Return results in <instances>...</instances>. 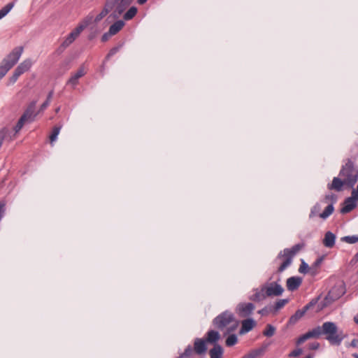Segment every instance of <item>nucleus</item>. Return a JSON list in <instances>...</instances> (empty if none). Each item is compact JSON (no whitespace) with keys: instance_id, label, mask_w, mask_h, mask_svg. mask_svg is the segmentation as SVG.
Masks as SVG:
<instances>
[{"instance_id":"obj_1","label":"nucleus","mask_w":358,"mask_h":358,"mask_svg":"<svg viewBox=\"0 0 358 358\" xmlns=\"http://www.w3.org/2000/svg\"><path fill=\"white\" fill-rule=\"evenodd\" d=\"M254 294L249 299L251 301L259 302L266 297L279 296L284 292L283 287L278 281L266 282L260 288L253 289Z\"/></svg>"},{"instance_id":"obj_2","label":"nucleus","mask_w":358,"mask_h":358,"mask_svg":"<svg viewBox=\"0 0 358 358\" xmlns=\"http://www.w3.org/2000/svg\"><path fill=\"white\" fill-rule=\"evenodd\" d=\"M213 324L215 327L221 331L226 329L224 332V335L226 336L236 330L239 325V322L231 312L226 310L215 317L213 320Z\"/></svg>"},{"instance_id":"obj_3","label":"nucleus","mask_w":358,"mask_h":358,"mask_svg":"<svg viewBox=\"0 0 358 358\" xmlns=\"http://www.w3.org/2000/svg\"><path fill=\"white\" fill-rule=\"evenodd\" d=\"M322 335L331 344L339 345L345 336L340 331L336 324L333 322H325L321 326Z\"/></svg>"},{"instance_id":"obj_4","label":"nucleus","mask_w":358,"mask_h":358,"mask_svg":"<svg viewBox=\"0 0 358 358\" xmlns=\"http://www.w3.org/2000/svg\"><path fill=\"white\" fill-rule=\"evenodd\" d=\"M304 246L303 244H296L291 248H285L280 251L277 256V259H282V262L278 268V272L281 273L289 266L292 262L294 257Z\"/></svg>"},{"instance_id":"obj_5","label":"nucleus","mask_w":358,"mask_h":358,"mask_svg":"<svg viewBox=\"0 0 358 358\" xmlns=\"http://www.w3.org/2000/svg\"><path fill=\"white\" fill-rule=\"evenodd\" d=\"M339 176L345 180V185L353 187L358 180V172L354 168V163L348 159L340 171Z\"/></svg>"},{"instance_id":"obj_6","label":"nucleus","mask_w":358,"mask_h":358,"mask_svg":"<svg viewBox=\"0 0 358 358\" xmlns=\"http://www.w3.org/2000/svg\"><path fill=\"white\" fill-rule=\"evenodd\" d=\"M134 0H107L108 7L112 10V15L115 18L119 17L130 6Z\"/></svg>"},{"instance_id":"obj_7","label":"nucleus","mask_w":358,"mask_h":358,"mask_svg":"<svg viewBox=\"0 0 358 358\" xmlns=\"http://www.w3.org/2000/svg\"><path fill=\"white\" fill-rule=\"evenodd\" d=\"M23 47L18 46L15 48L11 52H10L6 57H5L1 63L3 64L6 66H8V69H12L20 59L22 52H23Z\"/></svg>"},{"instance_id":"obj_8","label":"nucleus","mask_w":358,"mask_h":358,"mask_svg":"<svg viewBox=\"0 0 358 358\" xmlns=\"http://www.w3.org/2000/svg\"><path fill=\"white\" fill-rule=\"evenodd\" d=\"M87 24H80L76 29H74L65 38L61 45L63 49L69 47L80 34V33L87 27Z\"/></svg>"},{"instance_id":"obj_9","label":"nucleus","mask_w":358,"mask_h":358,"mask_svg":"<svg viewBox=\"0 0 358 358\" xmlns=\"http://www.w3.org/2000/svg\"><path fill=\"white\" fill-rule=\"evenodd\" d=\"M37 101H32L29 103L24 113L21 116L27 122H33L38 113L36 112Z\"/></svg>"},{"instance_id":"obj_10","label":"nucleus","mask_w":358,"mask_h":358,"mask_svg":"<svg viewBox=\"0 0 358 358\" xmlns=\"http://www.w3.org/2000/svg\"><path fill=\"white\" fill-rule=\"evenodd\" d=\"M322 335L321 327L318 326L301 336L296 341V345H301L306 340L312 338H319Z\"/></svg>"},{"instance_id":"obj_11","label":"nucleus","mask_w":358,"mask_h":358,"mask_svg":"<svg viewBox=\"0 0 358 358\" xmlns=\"http://www.w3.org/2000/svg\"><path fill=\"white\" fill-rule=\"evenodd\" d=\"M86 73L87 71L84 65H81L78 71L75 73L72 74L67 81V85H70L73 88H75L78 83L79 78L84 76Z\"/></svg>"},{"instance_id":"obj_12","label":"nucleus","mask_w":358,"mask_h":358,"mask_svg":"<svg viewBox=\"0 0 358 358\" xmlns=\"http://www.w3.org/2000/svg\"><path fill=\"white\" fill-rule=\"evenodd\" d=\"M255 308L254 304L252 303H240L237 307V313L241 317H245L252 313Z\"/></svg>"},{"instance_id":"obj_13","label":"nucleus","mask_w":358,"mask_h":358,"mask_svg":"<svg viewBox=\"0 0 358 358\" xmlns=\"http://www.w3.org/2000/svg\"><path fill=\"white\" fill-rule=\"evenodd\" d=\"M206 341L204 339L196 338L194 343L193 350L197 355H203L206 353L207 350Z\"/></svg>"},{"instance_id":"obj_14","label":"nucleus","mask_w":358,"mask_h":358,"mask_svg":"<svg viewBox=\"0 0 358 358\" xmlns=\"http://www.w3.org/2000/svg\"><path fill=\"white\" fill-rule=\"evenodd\" d=\"M302 282V280L299 277H290L287 278L286 282L287 288L289 291L297 289Z\"/></svg>"},{"instance_id":"obj_15","label":"nucleus","mask_w":358,"mask_h":358,"mask_svg":"<svg viewBox=\"0 0 358 358\" xmlns=\"http://www.w3.org/2000/svg\"><path fill=\"white\" fill-rule=\"evenodd\" d=\"M357 206L356 200L352 196L348 197L344 201L343 206L341 210V212L343 214L348 213L355 208Z\"/></svg>"},{"instance_id":"obj_16","label":"nucleus","mask_w":358,"mask_h":358,"mask_svg":"<svg viewBox=\"0 0 358 358\" xmlns=\"http://www.w3.org/2000/svg\"><path fill=\"white\" fill-rule=\"evenodd\" d=\"M255 324V322L251 318L243 320L240 334H244L249 332L254 328Z\"/></svg>"},{"instance_id":"obj_17","label":"nucleus","mask_w":358,"mask_h":358,"mask_svg":"<svg viewBox=\"0 0 358 358\" xmlns=\"http://www.w3.org/2000/svg\"><path fill=\"white\" fill-rule=\"evenodd\" d=\"M335 241H336L335 234L331 231H327L324 235V238L323 239L322 243L325 247L331 248L335 245Z\"/></svg>"},{"instance_id":"obj_18","label":"nucleus","mask_w":358,"mask_h":358,"mask_svg":"<svg viewBox=\"0 0 358 358\" xmlns=\"http://www.w3.org/2000/svg\"><path fill=\"white\" fill-rule=\"evenodd\" d=\"M343 185H345V180H341L339 178H334L332 182L328 185L329 189H334L337 192L342 190Z\"/></svg>"},{"instance_id":"obj_19","label":"nucleus","mask_w":358,"mask_h":358,"mask_svg":"<svg viewBox=\"0 0 358 358\" xmlns=\"http://www.w3.org/2000/svg\"><path fill=\"white\" fill-rule=\"evenodd\" d=\"M32 62L31 59H27L24 60L22 63H20L15 70L20 74H23L24 73L28 71L31 67Z\"/></svg>"},{"instance_id":"obj_20","label":"nucleus","mask_w":358,"mask_h":358,"mask_svg":"<svg viewBox=\"0 0 358 358\" xmlns=\"http://www.w3.org/2000/svg\"><path fill=\"white\" fill-rule=\"evenodd\" d=\"M124 24L123 20H120L116 21L109 27V34H112L113 36L117 34L123 28Z\"/></svg>"},{"instance_id":"obj_21","label":"nucleus","mask_w":358,"mask_h":358,"mask_svg":"<svg viewBox=\"0 0 358 358\" xmlns=\"http://www.w3.org/2000/svg\"><path fill=\"white\" fill-rule=\"evenodd\" d=\"M220 338V335L218 331L215 330H210L207 332V337L206 341L210 343H216Z\"/></svg>"},{"instance_id":"obj_22","label":"nucleus","mask_w":358,"mask_h":358,"mask_svg":"<svg viewBox=\"0 0 358 358\" xmlns=\"http://www.w3.org/2000/svg\"><path fill=\"white\" fill-rule=\"evenodd\" d=\"M308 310V306H305L302 310H298L295 313L289 318L290 323H295L300 318H301L306 311Z\"/></svg>"},{"instance_id":"obj_23","label":"nucleus","mask_w":358,"mask_h":358,"mask_svg":"<svg viewBox=\"0 0 358 358\" xmlns=\"http://www.w3.org/2000/svg\"><path fill=\"white\" fill-rule=\"evenodd\" d=\"M211 358H222L223 354L222 348L217 344H215L214 347L209 352Z\"/></svg>"},{"instance_id":"obj_24","label":"nucleus","mask_w":358,"mask_h":358,"mask_svg":"<svg viewBox=\"0 0 358 358\" xmlns=\"http://www.w3.org/2000/svg\"><path fill=\"white\" fill-rule=\"evenodd\" d=\"M138 9L135 6H131L129 10L124 14L123 19L124 20H130L135 17L137 14Z\"/></svg>"},{"instance_id":"obj_25","label":"nucleus","mask_w":358,"mask_h":358,"mask_svg":"<svg viewBox=\"0 0 358 358\" xmlns=\"http://www.w3.org/2000/svg\"><path fill=\"white\" fill-rule=\"evenodd\" d=\"M334 210V208L332 203L328 205L324 210L319 214L320 217L323 220H326L329 215H331Z\"/></svg>"},{"instance_id":"obj_26","label":"nucleus","mask_w":358,"mask_h":358,"mask_svg":"<svg viewBox=\"0 0 358 358\" xmlns=\"http://www.w3.org/2000/svg\"><path fill=\"white\" fill-rule=\"evenodd\" d=\"M62 125L55 126L52 129V133L50 134L49 138L50 141V143H53L57 138V136L59 135L60 130L62 129Z\"/></svg>"},{"instance_id":"obj_27","label":"nucleus","mask_w":358,"mask_h":358,"mask_svg":"<svg viewBox=\"0 0 358 358\" xmlns=\"http://www.w3.org/2000/svg\"><path fill=\"white\" fill-rule=\"evenodd\" d=\"M238 343L237 336L234 334H229V336L227 338L225 343L227 347H232Z\"/></svg>"},{"instance_id":"obj_28","label":"nucleus","mask_w":358,"mask_h":358,"mask_svg":"<svg viewBox=\"0 0 358 358\" xmlns=\"http://www.w3.org/2000/svg\"><path fill=\"white\" fill-rule=\"evenodd\" d=\"M14 3L10 2L6 4L4 7H3L0 10V20L2 19L3 17H5L13 8Z\"/></svg>"},{"instance_id":"obj_29","label":"nucleus","mask_w":358,"mask_h":358,"mask_svg":"<svg viewBox=\"0 0 358 358\" xmlns=\"http://www.w3.org/2000/svg\"><path fill=\"white\" fill-rule=\"evenodd\" d=\"M112 12L110 8L108 7V3L106 2L103 9L101 12L96 17L95 21H100L102 18H103L108 13Z\"/></svg>"},{"instance_id":"obj_30","label":"nucleus","mask_w":358,"mask_h":358,"mask_svg":"<svg viewBox=\"0 0 358 358\" xmlns=\"http://www.w3.org/2000/svg\"><path fill=\"white\" fill-rule=\"evenodd\" d=\"M288 303V299H279L275 303L273 307L274 312L278 311Z\"/></svg>"},{"instance_id":"obj_31","label":"nucleus","mask_w":358,"mask_h":358,"mask_svg":"<svg viewBox=\"0 0 358 358\" xmlns=\"http://www.w3.org/2000/svg\"><path fill=\"white\" fill-rule=\"evenodd\" d=\"M194 352L192 347L191 345H188L185 350V352L178 358H190Z\"/></svg>"},{"instance_id":"obj_32","label":"nucleus","mask_w":358,"mask_h":358,"mask_svg":"<svg viewBox=\"0 0 358 358\" xmlns=\"http://www.w3.org/2000/svg\"><path fill=\"white\" fill-rule=\"evenodd\" d=\"M275 329L271 324H267L266 329L263 331V334L265 336L271 337L274 335Z\"/></svg>"},{"instance_id":"obj_33","label":"nucleus","mask_w":358,"mask_h":358,"mask_svg":"<svg viewBox=\"0 0 358 358\" xmlns=\"http://www.w3.org/2000/svg\"><path fill=\"white\" fill-rule=\"evenodd\" d=\"M320 210H321V206L320 203H317L311 208L310 213L309 214V217L313 218V217H315V215L319 214Z\"/></svg>"},{"instance_id":"obj_34","label":"nucleus","mask_w":358,"mask_h":358,"mask_svg":"<svg viewBox=\"0 0 358 358\" xmlns=\"http://www.w3.org/2000/svg\"><path fill=\"white\" fill-rule=\"evenodd\" d=\"M341 241L350 244H353L358 242V236H344L341 238Z\"/></svg>"},{"instance_id":"obj_35","label":"nucleus","mask_w":358,"mask_h":358,"mask_svg":"<svg viewBox=\"0 0 358 358\" xmlns=\"http://www.w3.org/2000/svg\"><path fill=\"white\" fill-rule=\"evenodd\" d=\"M70 69V64L69 61H64L59 65V73L60 74H64L66 71H67Z\"/></svg>"},{"instance_id":"obj_36","label":"nucleus","mask_w":358,"mask_h":358,"mask_svg":"<svg viewBox=\"0 0 358 358\" xmlns=\"http://www.w3.org/2000/svg\"><path fill=\"white\" fill-rule=\"evenodd\" d=\"M322 260H323V258L320 257V258L317 259L316 261L314 262V264L312 265V266L310 267V270L313 271H312L313 275H315L317 273L316 270L322 264Z\"/></svg>"},{"instance_id":"obj_37","label":"nucleus","mask_w":358,"mask_h":358,"mask_svg":"<svg viewBox=\"0 0 358 358\" xmlns=\"http://www.w3.org/2000/svg\"><path fill=\"white\" fill-rule=\"evenodd\" d=\"M122 46V45L120 44V45L115 46V47L113 48L112 49H110V50L109 51V52L108 53V55L106 57V59H109L112 56L115 55L120 50Z\"/></svg>"},{"instance_id":"obj_38","label":"nucleus","mask_w":358,"mask_h":358,"mask_svg":"<svg viewBox=\"0 0 358 358\" xmlns=\"http://www.w3.org/2000/svg\"><path fill=\"white\" fill-rule=\"evenodd\" d=\"M21 75L15 69L13 75L9 78L8 85H13Z\"/></svg>"},{"instance_id":"obj_39","label":"nucleus","mask_w":358,"mask_h":358,"mask_svg":"<svg viewBox=\"0 0 358 358\" xmlns=\"http://www.w3.org/2000/svg\"><path fill=\"white\" fill-rule=\"evenodd\" d=\"M25 122H27V121L20 117L14 128L16 133H17L23 127Z\"/></svg>"},{"instance_id":"obj_40","label":"nucleus","mask_w":358,"mask_h":358,"mask_svg":"<svg viewBox=\"0 0 358 358\" xmlns=\"http://www.w3.org/2000/svg\"><path fill=\"white\" fill-rule=\"evenodd\" d=\"M10 69L6 66L3 64H0V80L6 75Z\"/></svg>"},{"instance_id":"obj_41","label":"nucleus","mask_w":358,"mask_h":358,"mask_svg":"<svg viewBox=\"0 0 358 358\" xmlns=\"http://www.w3.org/2000/svg\"><path fill=\"white\" fill-rule=\"evenodd\" d=\"M260 352L261 351L259 350H253L244 355L242 358H257L259 355Z\"/></svg>"},{"instance_id":"obj_42","label":"nucleus","mask_w":358,"mask_h":358,"mask_svg":"<svg viewBox=\"0 0 358 358\" xmlns=\"http://www.w3.org/2000/svg\"><path fill=\"white\" fill-rule=\"evenodd\" d=\"M308 270H310V268H309L308 265L305 262L302 261L299 271L301 273H306Z\"/></svg>"},{"instance_id":"obj_43","label":"nucleus","mask_w":358,"mask_h":358,"mask_svg":"<svg viewBox=\"0 0 358 358\" xmlns=\"http://www.w3.org/2000/svg\"><path fill=\"white\" fill-rule=\"evenodd\" d=\"M302 353V350L301 348H297L293 351H292L289 354V357H299Z\"/></svg>"},{"instance_id":"obj_44","label":"nucleus","mask_w":358,"mask_h":358,"mask_svg":"<svg viewBox=\"0 0 358 358\" xmlns=\"http://www.w3.org/2000/svg\"><path fill=\"white\" fill-rule=\"evenodd\" d=\"M112 36V34H109V31H108L107 32L104 33L101 36V41H107L109 39V38H110Z\"/></svg>"},{"instance_id":"obj_45","label":"nucleus","mask_w":358,"mask_h":358,"mask_svg":"<svg viewBox=\"0 0 358 358\" xmlns=\"http://www.w3.org/2000/svg\"><path fill=\"white\" fill-rule=\"evenodd\" d=\"M49 105H50V102H48V101H45L44 103H43L41 104L38 113L43 112L44 110H45L47 108V107Z\"/></svg>"},{"instance_id":"obj_46","label":"nucleus","mask_w":358,"mask_h":358,"mask_svg":"<svg viewBox=\"0 0 358 358\" xmlns=\"http://www.w3.org/2000/svg\"><path fill=\"white\" fill-rule=\"evenodd\" d=\"M351 196L356 201H358V185L356 189H352Z\"/></svg>"},{"instance_id":"obj_47","label":"nucleus","mask_w":358,"mask_h":358,"mask_svg":"<svg viewBox=\"0 0 358 358\" xmlns=\"http://www.w3.org/2000/svg\"><path fill=\"white\" fill-rule=\"evenodd\" d=\"M320 347V343L317 342H313L309 345V348L310 350H317Z\"/></svg>"},{"instance_id":"obj_48","label":"nucleus","mask_w":358,"mask_h":358,"mask_svg":"<svg viewBox=\"0 0 358 358\" xmlns=\"http://www.w3.org/2000/svg\"><path fill=\"white\" fill-rule=\"evenodd\" d=\"M350 346L355 348H358V339H353L351 341Z\"/></svg>"},{"instance_id":"obj_49","label":"nucleus","mask_w":358,"mask_h":358,"mask_svg":"<svg viewBox=\"0 0 358 358\" xmlns=\"http://www.w3.org/2000/svg\"><path fill=\"white\" fill-rule=\"evenodd\" d=\"M358 262V252L355 254V255L352 259L350 264H355Z\"/></svg>"},{"instance_id":"obj_50","label":"nucleus","mask_w":358,"mask_h":358,"mask_svg":"<svg viewBox=\"0 0 358 358\" xmlns=\"http://www.w3.org/2000/svg\"><path fill=\"white\" fill-rule=\"evenodd\" d=\"M53 94H54L53 90H51V91L48 93V96H47V99H46V101H48V102H50V103L51 99H52V96H53Z\"/></svg>"},{"instance_id":"obj_51","label":"nucleus","mask_w":358,"mask_h":358,"mask_svg":"<svg viewBox=\"0 0 358 358\" xmlns=\"http://www.w3.org/2000/svg\"><path fill=\"white\" fill-rule=\"evenodd\" d=\"M4 137H5V134L3 131H1L0 132V148L1 147L2 145V143H3V139H4Z\"/></svg>"},{"instance_id":"obj_52","label":"nucleus","mask_w":358,"mask_h":358,"mask_svg":"<svg viewBox=\"0 0 358 358\" xmlns=\"http://www.w3.org/2000/svg\"><path fill=\"white\" fill-rule=\"evenodd\" d=\"M258 313L259 314H261V315H266L267 313V309L266 308H262V310H259L258 311Z\"/></svg>"},{"instance_id":"obj_53","label":"nucleus","mask_w":358,"mask_h":358,"mask_svg":"<svg viewBox=\"0 0 358 358\" xmlns=\"http://www.w3.org/2000/svg\"><path fill=\"white\" fill-rule=\"evenodd\" d=\"M148 0H137V3L140 5L144 4Z\"/></svg>"},{"instance_id":"obj_54","label":"nucleus","mask_w":358,"mask_h":358,"mask_svg":"<svg viewBox=\"0 0 358 358\" xmlns=\"http://www.w3.org/2000/svg\"><path fill=\"white\" fill-rule=\"evenodd\" d=\"M334 199V195H327L325 196L326 200H330V199Z\"/></svg>"},{"instance_id":"obj_55","label":"nucleus","mask_w":358,"mask_h":358,"mask_svg":"<svg viewBox=\"0 0 358 358\" xmlns=\"http://www.w3.org/2000/svg\"><path fill=\"white\" fill-rule=\"evenodd\" d=\"M314 304H315V303H314V302H313V301H311V302H310L309 303H308L306 306H308V309H309V308H310L311 306H313Z\"/></svg>"},{"instance_id":"obj_56","label":"nucleus","mask_w":358,"mask_h":358,"mask_svg":"<svg viewBox=\"0 0 358 358\" xmlns=\"http://www.w3.org/2000/svg\"><path fill=\"white\" fill-rule=\"evenodd\" d=\"M354 321L355 322V323L358 324V314L355 316Z\"/></svg>"},{"instance_id":"obj_57","label":"nucleus","mask_w":358,"mask_h":358,"mask_svg":"<svg viewBox=\"0 0 358 358\" xmlns=\"http://www.w3.org/2000/svg\"><path fill=\"white\" fill-rule=\"evenodd\" d=\"M343 293H344V291H343V289L342 288L341 290V292L339 294V296H338V297H340L342 294H343Z\"/></svg>"},{"instance_id":"obj_58","label":"nucleus","mask_w":358,"mask_h":358,"mask_svg":"<svg viewBox=\"0 0 358 358\" xmlns=\"http://www.w3.org/2000/svg\"><path fill=\"white\" fill-rule=\"evenodd\" d=\"M306 358H313V356L311 355H308V356H306Z\"/></svg>"},{"instance_id":"obj_59","label":"nucleus","mask_w":358,"mask_h":358,"mask_svg":"<svg viewBox=\"0 0 358 358\" xmlns=\"http://www.w3.org/2000/svg\"><path fill=\"white\" fill-rule=\"evenodd\" d=\"M352 356L355 357V358H358V355L357 354H353Z\"/></svg>"},{"instance_id":"obj_60","label":"nucleus","mask_w":358,"mask_h":358,"mask_svg":"<svg viewBox=\"0 0 358 358\" xmlns=\"http://www.w3.org/2000/svg\"><path fill=\"white\" fill-rule=\"evenodd\" d=\"M335 288H334L332 290L329 292V294H331L334 292Z\"/></svg>"},{"instance_id":"obj_61","label":"nucleus","mask_w":358,"mask_h":358,"mask_svg":"<svg viewBox=\"0 0 358 358\" xmlns=\"http://www.w3.org/2000/svg\"><path fill=\"white\" fill-rule=\"evenodd\" d=\"M59 108H57V109H56V113H58V112H59Z\"/></svg>"},{"instance_id":"obj_62","label":"nucleus","mask_w":358,"mask_h":358,"mask_svg":"<svg viewBox=\"0 0 358 358\" xmlns=\"http://www.w3.org/2000/svg\"><path fill=\"white\" fill-rule=\"evenodd\" d=\"M357 274H358V270H357Z\"/></svg>"}]
</instances>
